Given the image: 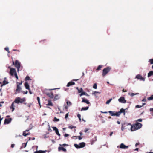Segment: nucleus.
<instances>
[{
  "mask_svg": "<svg viewBox=\"0 0 153 153\" xmlns=\"http://www.w3.org/2000/svg\"><path fill=\"white\" fill-rule=\"evenodd\" d=\"M59 151L62 150L64 152H66V149L62 147H59L58 148Z\"/></svg>",
  "mask_w": 153,
  "mask_h": 153,
  "instance_id": "19",
  "label": "nucleus"
},
{
  "mask_svg": "<svg viewBox=\"0 0 153 153\" xmlns=\"http://www.w3.org/2000/svg\"><path fill=\"white\" fill-rule=\"evenodd\" d=\"M59 119L57 118L56 117H55L54 118V120H53V121L55 122H58L59 121Z\"/></svg>",
  "mask_w": 153,
  "mask_h": 153,
  "instance_id": "37",
  "label": "nucleus"
},
{
  "mask_svg": "<svg viewBox=\"0 0 153 153\" xmlns=\"http://www.w3.org/2000/svg\"><path fill=\"white\" fill-rule=\"evenodd\" d=\"M51 140L52 141V143H55V142L54 140L53 139H51Z\"/></svg>",
  "mask_w": 153,
  "mask_h": 153,
  "instance_id": "57",
  "label": "nucleus"
},
{
  "mask_svg": "<svg viewBox=\"0 0 153 153\" xmlns=\"http://www.w3.org/2000/svg\"><path fill=\"white\" fill-rule=\"evenodd\" d=\"M66 100L67 101L66 103L67 105H64V109H67L68 108V106L71 105L72 103L70 101H69L67 100Z\"/></svg>",
  "mask_w": 153,
  "mask_h": 153,
  "instance_id": "12",
  "label": "nucleus"
},
{
  "mask_svg": "<svg viewBox=\"0 0 153 153\" xmlns=\"http://www.w3.org/2000/svg\"><path fill=\"white\" fill-rule=\"evenodd\" d=\"M112 100V98L108 100L106 102V104H109L111 101Z\"/></svg>",
  "mask_w": 153,
  "mask_h": 153,
  "instance_id": "33",
  "label": "nucleus"
},
{
  "mask_svg": "<svg viewBox=\"0 0 153 153\" xmlns=\"http://www.w3.org/2000/svg\"><path fill=\"white\" fill-rule=\"evenodd\" d=\"M46 94L51 98H53L54 97V95L52 92L47 93Z\"/></svg>",
  "mask_w": 153,
  "mask_h": 153,
  "instance_id": "14",
  "label": "nucleus"
},
{
  "mask_svg": "<svg viewBox=\"0 0 153 153\" xmlns=\"http://www.w3.org/2000/svg\"><path fill=\"white\" fill-rule=\"evenodd\" d=\"M119 102L122 103H125L126 102V100H125V98L123 97H121L118 99Z\"/></svg>",
  "mask_w": 153,
  "mask_h": 153,
  "instance_id": "6",
  "label": "nucleus"
},
{
  "mask_svg": "<svg viewBox=\"0 0 153 153\" xmlns=\"http://www.w3.org/2000/svg\"><path fill=\"white\" fill-rule=\"evenodd\" d=\"M37 101L38 102V103H39V105H40V106L41 107V104H40V99L39 97H37Z\"/></svg>",
  "mask_w": 153,
  "mask_h": 153,
  "instance_id": "31",
  "label": "nucleus"
},
{
  "mask_svg": "<svg viewBox=\"0 0 153 153\" xmlns=\"http://www.w3.org/2000/svg\"><path fill=\"white\" fill-rule=\"evenodd\" d=\"M153 75V71H150L148 74V77H149L152 75Z\"/></svg>",
  "mask_w": 153,
  "mask_h": 153,
  "instance_id": "26",
  "label": "nucleus"
},
{
  "mask_svg": "<svg viewBox=\"0 0 153 153\" xmlns=\"http://www.w3.org/2000/svg\"><path fill=\"white\" fill-rule=\"evenodd\" d=\"M24 85L26 89L30 90L29 85L27 82H25Z\"/></svg>",
  "mask_w": 153,
  "mask_h": 153,
  "instance_id": "20",
  "label": "nucleus"
},
{
  "mask_svg": "<svg viewBox=\"0 0 153 153\" xmlns=\"http://www.w3.org/2000/svg\"><path fill=\"white\" fill-rule=\"evenodd\" d=\"M83 89L82 88H80V89H78V91L79 93H80L82 92Z\"/></svg>",
  "mask_w": 153,
  "mask_h": 153,
  "instance_id": "40",
  "label": "nucleus"
},
{
  "mask_svg": "<svg viewBox=\"0 0 153 153\" xmlns=\"http://www.w3.org/2000/svg\"><path fill=\"white\" fill-rule=\"evenodd\" d=\"M128 95H130L131 97H133V96L137 95L139 94V93H129L128 94Z\"/></svg>",
  "mask_w": 153,
  "mask_h": 153,
  "instance_id": "23",
  "label": "nucleus"
},
{
  "mask_svg": "<svg viewBox=\"0 0 153 153\" xmlns=\"http://www.w3.org/2000/svg\"><path fill=\"white\" fill-rule=\"evenodd\" d=\"M143 102H146V97L143 98L142 100Z\"/></svg>",
  "mask_w": 153,
  "mask_h": 153,
  "instance_id": "50",
  "label": "nucleus"
},
{
  "mask_svg": "<svg viewBox=\"0 0 153 153\" xmlns=\"http://www.w3.org/2000/svg\"><path fill=\"white\" fill-rule=\"evenodd\" d=\"M15 76L16 78L18 79V77L17 75V74H16L14 75Z\"/></svg>",
  "mask_w": 153,
  "mask_h": 153,
  "instance_id": "53",
  "label": "nucleus"
},
{
  "mask_svg": "<svg viewBox=\"0 0 153 153\" xmlns=\"http://www.w3.org/2000/svg\"><path fill=\"white\" fill-rule=\"evenodd\" d=\"M13 64L14 65L15 67H20L21 64L20 62H19V61L16 60L15 61V62L13 61Z\"/></svg>",
  "mask_w": 153,
  "mask_h": 153,
  "instance_id": "11",
  "label": "nucleus"
},
{
  "mask_svg": "<svg viewBox=\"0 0 153 153\" xmlns=\"http://www.w3.org/2000/svg\"><path fill=\"white\" fill-rule=\"evenodd\" d=\"M77 116L79 118V120L80 121L81 120V115L79 114H78L77 115Z\"/></svg>",
  "mask_w": 153,
  "mask_h": 153,
  "instance_id": "42",
  "label": "nucleus"
},
{
  "mask_svg": "<svg viewBox=\"0 0 153 153\" xmlns=\"http://www.w3.org/2000/svg\"><path fill=\"white\" fill-rule=\"evenodd\" d=\"M134 126L136 127V129L138 130L140 129L142 125L141 123L137 122L134 124Z\"/></svg>",
  "mask_w": 153,
  "mask_h": 153,
  "instance_id": "10",
  "label": "nucleus"
},
{
  "mask_svg": "<svg viewBox=\"0 0 153 153\" xmlns=\"http://www.w3.org/2000/svg\"><path fill=\"white\" fill-rule=\"evenodd\" d=\"M89 108L88 107H83L82 108L81 111H85L88 110Z\"/></svg>",
  "mask_w": 153,
  "mask_h": 153,
  "instance_id": "25",
  "label": "nucleus"
},
{
  "mask_svg": "<svg viewBox=\"0 0 153 153\" xmlns=\"http://www.w3.org/2000/svg\"><path fill=\"white\" fill-rule=\"evenodd\" d=\"M11 120L12 119L11 118L9 119H5L4 120V124H8L11 122Z\"/></svg>",
  "mask_w": 153,
  "mask_h": 153,
  "instance_id": "13",
  "label": "nucleus"
},
{
  "mask_svg": "<svg viewBox=\"0 0 153 153\" xmlns=\"http://www.w3.org/2000/svg\"><path fill=\"white\" fill-rule=\"evenodd\" d=\"M52 128H53V130L55 131H56L57 130H58L56 127H52Z\"/></svg>",
  "mask_w": 153,
  "mask_h": 153,
  "instance_id": "41",
  "label": "nucleus"
},
{
  "mask_svg": "<svg viewBox=\"0 0 153 153\" xmlns=\"http://www.w3.org/2000/svg\"><path fill=\"white\" fill-rule=\"evenodd\" d=\"M75 84V82H73L72 81L69 82L66 85V86L67 87H69L71 85H74Z\"/></svg>",
  "mask_w": 153,
  "mask_h": 153,
  "instance_id": "16",
  "label": "nucleus"
},
{
  "mask_svg": "<svg viewBox=\"0 0 153 153\" xmlns=\"http://www.w3.org/2000/svg\"><path fill=\"white\" fill-rule=\"evenodd\" d=\"M100 94V93L98 91H95L93 93V94L94 95H95V94Z\"/></svg>",
  "mask_w": 153,
  "mask_h": 153,
  "instance_id": "46",
  "label": "nucleus"
},
{
  "mask_svg": "<svg viewBox=\"0 0 153 153\" xmlns=\"http://www.w3.org/2000/svg\"><path fill=\"white\" fill-rule=\"evenodd\" d=\"M25 101V98H21L20 97H16L15 100L14 102L15 103L19 104V103H22L23 102Z\"/></svg>",
  "mask_w": 153,
  "mask_h": 153,
  "instance_id": "1",
  "label": "nucleus"
},
{
  "mask_svg": "<svg viewBox=\"0 0 153 153\" xmlns=\"http://www.w3.org/2000/svg\"><path fill=\"white\" fill-rule=\"evenodd\" d=\"M26 134L25 133V131H24L23 132V134H22L24 136V135H25Z\"/></svg>",
  "mask_w": 153,
  "mask_h": 153,
  "instance_id": "59",
  "label": "nucleus"
},
{
  "mask_svg": "<svg viewBox=\"0 0 153 153\" xmlns=\"http://www.w3.org/2000/svg\"><path fill=\"white\" fill-rule=\"evenodd\" d=\"M85 145V143L84 142L80 143L79 144H74V146L77 149L80 148L84 147Z\"/></svg>",
  "mask_w": 153,
  "mask_h": 153,
  "instance_id": "2",
  "label": "nucleus"
},
{
  "mask_svg": "<svg viewBox=\"0 0 153 153\" xmlns=\"http://www.w3.org/2000/svg\"><path fill=\"white\" fill-rule=\"evenodd\" d=\"M149 111L150 112H153V108H150L149 109Z\"/></svg>",
  "mask_w": 153,
  "mask_h": 153,
  "instance_id": "54",
  "label": "nucleus"
},
{
  "mask_svg": "<svg viewBox=\"0 0 153 153\" xmlns=\"http://www.w3.org/2000/svg\"><path fill=\"white\" fill-rule=\"evenodd\" d=\"M15 103V102H13L11 105V106H10V108L12 109V112H13L14 111V110L15 109L14 105V104Z\"/></svg>",
  "mask_w": 153,
  "mask_h": 153,
  "instance_id": "24",
  "label": "nucleus"
},
{
  "mask_svg": "<svg viewBox=\"0 0 153 153\" xmlns=\"http://www.w3.org/2000/svg\"><path fill=\"white\" fill-rule=\"evenodd\" d=\"M48 131H50V132L52 131V130L50 128V127H49V128L48 129Z\"/></svg>",
  "mask_w": 153,
  "mask_h": 153,
  "instance_id": "60",
  "label": "nucleus"
},
{
  "mask_svg": "<svg viewBox=\"0 0 153 153\" xmlns=\"http://www.w3.org/2000/svg\"><path fill=\"white\" fill-rule=\"evenodd\" d=\"M69 134H65L64 135V136L65 137H67L68 136H69Z\"/></svg>",
  "mask_w": 153,
  "mask_h": 153,
  "instance_id": "52",
  "label": "nucleus"
},
{
  "mask_svg": "<svg viewBox=\"0 0 153 153\" xmlns=\"http://www.w3.org/2000/svg\"><path fill=\"white\" fill-rule=\"evenodd\" d=\"M130 126H131V130L132 131H134L137 130V129H136V128L134 126H134H132L131 124V125Z\"/></svg>",
  "mask_w": 153,
  "mask_h": 153,
  "instance_id": "17",
  "label": "nucleus"
},
{
  "mask_svg": "<svg viewBox=\"0 0 153 153\" xmlns=\"http://www.w3.org/2000/svg\"><path fill=\"white\" fill-rule=\"evenodd\" d=\"M75 127L74 126H69V128L70 129H73V128H74Z\"/></svg>",
  "mask_w": 153,
  "mask_h": 153,
  "instance_id": "51",
  "label": "nucleus"
},
{
  "mask_svg": "<svg viewBox=\"0 0 153 153\" xmlns=\"http://www.w3.org/2000/svg\"><path fill=\"white\" fill-rule=\"evenodd\" d=\"M129 146H126V145H125L124 144H123V143H122L120 144V146H117V147L118 148L119 147L121 149H127V148H128Z\"/></svg>",
  "mask_w": 153,
  "mask_h": 153,
  "instance_id": "9",
  "label": "nucleus"
},
{
  "mask_svg": "<svg viewBox=\"0 0 153 153\" xmlns=\"http://www.w3.org/2000/svg\"><path fill=\"white\" fill-rule=\"evenodd\" d=\"M28 91H26L25 92H24V94H26L27 93Z\"/></svg>",
  "mask_w": 153,
  "mask_h": 153,
  "instance_id": "62",
  "label": "nucleus"
},
{
  "mask_svg": "<svg viewBox=\"0 0 153 153\" xmlns=\"http://www.w3.org/2000/svg\"><path fill=\"white\" fill-rule=\"evenodd\" d=\"M8 82L7 81H6L5 80H4L3 81V85H6V84H7L8 83Z\"/></svg>",
  "mask_w": 153,
  "mask_h": 153,
  "instance_id": "34",
  "label": "nucleus"
},
{
  "mask_svg": "<svg viewBox=\"0 0 153 153\" xmlns=\"http://www.w3.org/2000/svg\"><path fill=\"white\" fill-rule=\"evenodd\" d=\"M101 113H104V114H105V113H107V112H106V111H105V112H103V111H101Z\"/></svg>",
  "mask_w": 153,
  "mask_h": 153,
  "instance_id": "63",
  "label": "nucleus"
},
{
  "mask_svg": "<svg viewBox=\"0 0 153 153\" xmlns=\"http://www.w3.org/2000/svg\"><path fill=\"white\" fill-rule=\"evenodd\" d=\"M142 119H138V120H136V122H138V121L141 122H142Z\"/></svg>",
  "mask_w": 153,
  "mask_h": 153,
  "instance_id": "48",
  "label": "nucleus"
},
{
  "mask_svg": "<svg viewBox=\"0 0 153 153\" xmlns=\"http://www.w3.org/2000/svg\"><path fill=\"white\" fill-rule=\"evenodd\" d=\"M55 132H56V134L57 135H58L59 136H60V134L59 133L58 130H57V131H55Z\"/></svg>",
  "mask_w": 153,
  "mask_h": 153,
  "instance_id": "43",
  "label": "nucleus"
},
{
  "mask_svg": "<svg viewBox=\"0 0 153 153\" xmlns=\"http://www.w3.org/2000/svg\"><path fill=\"white\" fill-rule=\"evenodd\" d=\"M33 128V126L31 124H30L29 126V130H31V129Z\"/></svg>",
  "mask_w": 153,
  "mask_h": 153,
  "instance_id": "45",
  "label": "nucleus"
},
{
  "mask_svg": "<svg viewBox=\"0 0 153 153\" xmlns=\"http://www.w3.org/2000/svg\"><path fill=\"white\" fill-rule=\"evenodd\" d=\"M59 99V97L58 95V94H56L54 97V100L55 101L58 99Z\"/></svg>",
  "mask_w": 153,
  "mask_h": 153,
  "instance_id": "29",
  "label": "nucleus"
},
{
  "mask_svg": "<svg viewBox=\"0 0 153 153\" xmlns=\"http://www.w3.org/2000/svg\"><path fill=\"white\" fill-rule=\"evenodd\" d=\"M31 80V79L30 78V77L28 76H27L25 79V80L26 81H27V80Z\"/></svg>",
  "mask_w": 153,
  "mask_h": 153,
  "instance_id": "30",
  "label": "nucleus"
},
{
  "mask_svg": "<svg viewBox=\"0 0 153 153\" xmlns=\"http://www.w3.org/2000/svg\"><path fill=\"white\" fill-rule=\"evenodd\" d=\"M93 88L94 89H96L97 88V85L96 83H95L93 86Z\"/></svg>",
  "mask_w": 153,
  "mask_h": 153,
  "instance_id": "39",
  "label": "nucleus"
},
{
  "mask_svg": "<svg viewBox=\"0 0 153 153\" xmlns=\"http://www.w3.org/2000/svg\"><path fill=\"white\" fill-rule=\"evenodd\" d=\"M10 73L11 76H13L17 74L16 70L13 68H10Z\"/></svg>",
  "mask_w": 153,
  "mask_h": 153,
  "instance_id": "7",
  "label": "nucleus"
},
{
  "mask_svg": "<svg viewBox=\"0 0 153 153\" xmlns=\"http://www.w3.org/2000/svg\"><path fill=\"white\" fill-rule=\"evenodd\" d=\"M13 51H18V52H19V51H20L19 50H16V49H13Z\"/></svg>",
  "mask_w": 153,
  "mask_h": 153,
  "instance_id": "61",
  "label": "nucleus"
},
{
  "mask_svg": "<svg viewBox=\"0 0 153 153\" xmlns=\"http://www.w3.org/2000/svg\"><path fill=\"white\" fill-rule=\"evenodd\" d=\"M149 62L151 64H153V59H150L149 61Z\"/></svg>",
  "mask_w": 153,
  "mask_h": 153,
  "instance_id": "36",
  "label": "nucleus"
},
{
  "mask_svg": "<svg viewBox=\"0 0 153 153\" xmlns=\"http://www.w3.org/2000/svg\"><path fill=\"white\" fill-rule=\"evenodd\" d=\"M125 109H123V108L121 109L120 110V111H119V112H120V115L121 113H123V115H125Z\"/></svg>",
  "mask_w": 153,
  "mask_h": 153,
  "instance_id": "21",
  "label": "nucleus"
},
{
  "mask_svg": "<svg viewBox=\"0 0 153 153\" xmlns=\"http://www.w3.org/2000/svg\"><path fill=\"white\" fill-rule=\"evenodd\" d=\"M27 142L26 143H23L22 144V147H21L20 148L21 149L22 147H24V148H25L27 146Z\"/></svg>",
  "mask_w": 153,
  "mask_h": 153,
  "instance_id": "27",
  "label": "nucleus"
},
{
  "mask_svg": "<svg viewBox=\"0 0 153 153\" xmlns=\"http://www.w3.org/2000/svg\"><path fill=\"white\" fill-rule=\"evenodd\" d=\"M109 113L111 116H116L117 117H118L120 116V112H119V111L117 112H115V111H108Z\"/></svg>",
  "mask_w": 153,
  "mask_h": 153,
  "instance_id": "3",
  "label": "nucleus"
},
{
  "mask_svg": "<svg viewBox=\"0 0 153 153\" xmlns=\"http://www.w3.org/2000/svg\"><path fill=\"white\" fill-rule=\"evenodd\" d=\"M47 151L46 150L45 151H42V150H39L35 152H34V153H45Z\"/></svg>",
  "mask_w": 153,
  "mask_h": 153,
  "instance_id": "22",
  "label": "nucleus"
},
{
  "mask_svg": "<svg viewBox=\"0 0 153 153\" xmlns=\"http://www.w3.org/2000/svg\"><path fill=\"white\" fill-rule=\"evenodd\" d=\"M48 103L47 105H49V106H53V105L52 103L49 100L48 101Z\"/></svg>",
  "mask_w": 153,
  "mask_h": 153,
  "instance_id": "32",
  "label": "nucleus"
},
{
  "mask_svg": "<svg viewBox=\"0 0 153 153\" xmlns=\"http://www.w3.org/2000/svg\"><path fill=\"white\" fill-rule=\"evenodd\" d=\"M68 113H67L66 114V115H65V119L67 118L68 117Z\"/></svg>",
  "mask_w": 153,
  "mask_h": 153,
  "instance_id": "49",
  "label": "nucleus"
},
{
  "mask_svg": "<svg viewBox=\"0 0 153 153\" xmlns=\"http://www.w3.org/2000/svg\"><path fill=\"white\" fill-rule=\"evenodd\" d=\"M113 134V132H111L110 134V136H111Z\"/></svg>",
  "mask_w": 153,
  "mask_h": 153,
  "instance_id": "64",
  "label": "nucleus"
},
{
  "mask_svg": "<svg viewBox=\"0 0 153 153\" xmlns=\"http://www.w3.org/2000/svg\"><path fill=\"white\" fill-rule=\"evenodd\" d=\"M128 125H131V124L127 123H126L123 124H122L121 127L122 130L123 131L124 129L127 128V127H126V126H128Z\"/></svg>",
  "mask_w": 153,
  "mask_h": 153,
  "instance_id": "8",
  "label": "nucleus"
},
{
  "mask_svg": "<svg viewBox=\"0 0 153 153\" xmlns=\"http://www.w3.org/2000/svg\"><path fill=\"white\" fill-rule=\"evenodd\" d=\"M21 89V87L19 85H17V89H16V91L18 93L20 92V90Z\"/></svg>",
  "mask_w": 153,
  "mask_h": 153,
  "instance_id": "18",
  "label": "nucleus"
},
{
  "mask_svg": "<svg viewBox=\"0 0 153 153\" xmlns=\"http://www.w3.org/2000/svg\"><path fill=\"white\" fill-rule=\"evenodd\" d=\"M14 146H15V144H13L11 145V147L13 148L14 147Z\"/></svg>",
  "mask_w": 153,
  "mask_h": 153,
  "instance_id": "55",
  "label": "nucleus"
},
{
  "mask_svg": "<svg viewBox=\"0 0 153 153\" xmlns=\"http://www.w3.org/2000/svg\"><path fill=\"white\" fill-rule=\"evenodd\" d=\"M30 133H27V134H25V135H24V136L25 137V136H26L27 135H30Z\"/></svg>",
  "mask_w": 153,
  "mask_h": 153,
  "instance_id": "58",
  "label": "nucleus"
},
{
  "mask_svg": "<svg viewBox=\"0 0 153 153\" xmlns=\"http://www.w3.org/2000/svg\"><path fill=\"white\" fill-rule=\"evenodd\" d=\"M142 107V106L137 105L135 107L136 108H141Z\"/></svg>",
  "mask_w": 153,
  "mask_h": 153,
  "instance_id": "47",
  "label": "nucleus"
},
{
  "mask_svg": "<svg viewBox=\"0 0 153 153\" xmlns=\"http://www.w3.org/2000/svg\"><path fill=\"white\" fill-rule=\"evenodd\" d=\"M147 100H153V95H152L150 97L147 98Z\"/></svg>",
  "mask_w": 153,
  "mask_h": 153,
  "instance_id": "28",
  "label": "nucleus"
},
{
  "mask_svg": "<svg viewBox=\"0 0 153 153\" xmlns=\"http://www.w3.org/2000/svg\"><path fill=\"white\" fill-rule=\"evenodd\" d=\"M88 130V128H86L85 129V130H84V132L85 133H86Z\"/></svg>",
  "mask_w": 153,
  "mask_h": 153,
  "instance_id": "56",
  "label": "nucleus"
},
{
  "mask_svg": "<svg viewBox=\"0 0 153 153\" xmlns=\"http://www.w3.org/2000/svg\"><path fill=\"white\" fill-rule=\"evenodd\" d=\"M111 68H106L103 70L102 76H105L111 70Z\"/></svg>",
  "mask_w": 153,
  "mask_h": 153,
  "instance_id": "4",
  "label": "nucleus"
},
{
  "mask_svg": "<svg viewBox=\"0 0 153 153\" xmlns=\"http://www.w3.org/2000/svg\"><path fill=\"white\" fill-rule=\"evenodd\" d=\"M4 49L8 53H10V51H9V48L8 47H6Z\"/></svg>",
  "mask_w": 153,
  "mask_h": 153,
  "instance_id": "35",
  "label": "nucleus"
},
{
  "mask_svg": "<svg viewBox=\"0 0 153 153\" xmlns=\"http://www.w3.org/2000/svg\"><path fill=\"white\" fill-rule=\"evenodd\" d=\"M59 146H68V145L66 144H60Z\"/></svg>",
  "mask_w": 153,
  "mask_h": 153,
  "instance_id": "38",
  "label": "nucleus"
},
{
  "mask_svg": "<svg viewBox=\"0 0 153 153\" xmlns=\"http://www.w3.org/2000/svg\"><path fill=\"white\" fill-rule=\"evenodd\" d=\"M84 95H85V92H82L80 94V96H81Z\"/></svg>",
  "mask_w": 153,
  "mask_h": 153,
  "instance_id": "44",
  "label": "nucleus"
},
{
  "mask_svg": "<svg viewBox=\"0 0 153 153\" xmlns=\"http://www.w3.org/2000/svg\"><path fill=\"white\" fill-rule=\"evenodd\" d=\"M135 78L140 80V81H145V78L143 77L141 75L138 74L136 75Z\"/></svg>",
  "mask_w": 153,
  "mask_h": 153,
  "instance_id": "5",
  "label": "nucleus"
},
{
  "mask_svg": "<svg viewBox=\"0 0 153 153\" xmlns=\"http://www.w3.org/2000/svg\"><path fill=\"white\" fill-rule=\"evenodd\" d=\"M82 102H85L88 104H90V103L89 102L87 99L83 98H82Z\"/></svg>",
  "mask_w": 153,
  "mask_h": 153,
  "instance_id": "15",
  "label": "nucleus"
}]
</instances>
